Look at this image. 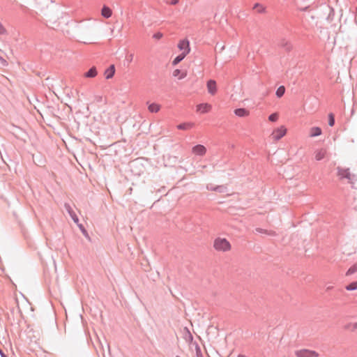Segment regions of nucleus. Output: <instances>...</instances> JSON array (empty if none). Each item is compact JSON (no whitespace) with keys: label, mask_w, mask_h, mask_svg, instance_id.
<instances>
[{"label":"nucleus","mask_w":357,"mask_h":357,"mask_svg":"<svg viewBox=\"0 0 357 357\" xmlns=\"http://www.w3.org/2000/svg\"><path fill=\"white\" fill-rule=\"evenodd\" d=\"M336 170L337 176L338 177L340 181L347 179L348 183L351 185H354L355 182L357 181L356 175L354 174H351L349 168L338 166L336 167Z\"/></svg>","instance_id":"1"},{"label":"nucleus","mask_w":357,"mask_h":357,"mask_svg":"<svg viewBox=\"0 0 357 357\" xmlns=\"http://www.w3.org/2000/svg\"><path fill=\"white\" fill-rule=\"evenodd\" d=\"M213 246L218 251L226 252L231 249V244L226 238H217Z\"/></svg>","instance_id":"2"},{"label":"nucleus","mask_w":357,"mask_h":357,"mask_svg":"<svg viewBox=\"0 0 357 357\" xmlns=\"http://www.w3.org/2000/svg\"><path fill=\"white\" fill-rule=\"evenodd\" d=\"M297 357H318L319 354L315 351L309 349H301L295 353Z\"/></svg>","instance_id":"3"},{"label":"nucleus","mask_w":357,"mask_h":357,"mask_svg":"<svg viewBox=\"0 0 357 357\" xmlns=\"http://www.w3.org/2000/svg\"><path fill=\"white\" fill-rule=\"evenodd\" d=\"M287 129L284 126L275 129L273 132L274 139L276 141L280 140L285 135Z\"/></svg>","instance_id":"4"},{"label":"nucleus","mask_w":357,"mask_h":357,"mask_svg":"<svg viewBox=\"0 0 357 357\" xmlns=\"http://www.w3.org/2000/svg\"><path fill=\"white\" fill-rule=\"evenodd\" d=\"M206 86L208 92L210 94L214 95L217 92V84L214 79H209L206 83Z\"/></svg>","instance_id":"5"},{"label":"nucleus","mask_w":357,"mask_h":357,"mask_svg":"<svg viewBox=\"0 0 357 357\" xmlns=\"http://www.w3.org/2000/svg\"><path fill=\"white\" fill-rule=\"evenodd\" d=\"M192 153L198 155H204L206 152V149L204 145L197 144L192 147Z\"/></svg>","instance_id":"6"},{"label":"nucleus","mask_w":357,"mask_h":357,"mask_svg":"<svg viewBox=\"0 0 357 357\" xmlns=\"http://www.w3.org/2000/svg\"><path fill=\"white\" fill-rule=\"evenodd\" d=\"M189 52H190V48H188V50L183 51L181 54L176 56L172 61V65L173 66L178 65L181 61H183L184 59V58L187 56V54Z\"/></svg>","instance_id":"7"},{"label":"nucleus","mask_w":357,"mask_h":357,"mask_svg":"<svg viewBox=\"0 0 357 357\" xmlns=\"http://www.w3.org/2000/svg\"><path fill=\"white\" fill-rule=\"evenodd\" d=\"M65 208L69 213L70 216L71 217V218L73 219L74 222L78 223L79 218H78L77 215H76V213H75V211L71 208V206L68 204H65Z\"/></svg>","instance_id":"8"},{"label":"nucleus","mask_w":357,"mask_h":357,"mask_svg":"<svg viewBox=\"0 0 357 357\" xmlns=\"http://www.w3.org/2000/svg\"><path fill=\"white\" fill-rule=\"evenodd\" d=\"M211 109V105L208 103H201L197 106V110L202 114L207 113Z\"/></svg>","instance_id":"9"},{"label":"nucleus","mask_w":357,"mask_h":357,"mask_svg":"<svg viewBox=\"0 0 357 357\" xmlns=\"http://www.w3.org/2000/svg\"><path fill=\"white\" fill-rule=\"evenodd\" d=\"M115 74V66L114 64H112L107 68L105 71V76L107 79H111L114 77Z\"/></svg>","instance_id":"10"},{"label":"nucleus","mask_w":357,"mask_h":357,"mask_svg":"<svg viewBox=\"0 0 357 357\" xmlns=\"http://www.w3.org/2000/svg\"><path fill=\"white\" fill-rule=\"evenodd\" d=\"M101 15L106 19L109 18L112 15V10L109 7L104 5L101 9Z\"/></svg>","instance_id":"11"},{"label":"nucleus","mask_w":357,"mask_h":357,"mask_svg":"<svg viewBox=\"0 0 357 357\" xmlns=\"http://www.w3.org/2000/svg\"><path fill=\"white\" fill-rule=\"evenodd\" d=\"M98 74L97 69L96 66H92L89 68L88 71H86L84 74V77L86 78H93L95 77Z\"/></svg>","instance_id":"12"},{"label":"nucleus","mask_w":357,"mask_h":357,"mask_svg":"<svg viewBox=\"0 0 357 357\" xmlns=\"http://www.w3.org/2000/svg\"><path fill=\"white\" fill-rule=\"evenodd\" d=\"M278 45L280 47L284 48L287 52H290L292 49L291 44L285 39H282Z\"/></svg>","instance_id":"13"},{"label":"nucleus","mask_w":357,"mask_h":357,"mask_svg":"<svg viewBox=\"0 0 357 357\" xmlns=\"http://www.w3.org/2000/svg\"><path fill=\"white\" fill-rule=\"evenodd\" d=\"M321 133H322L321 128L319 127L314 126V127H312L310 128V137H318V136L321 135Z\"/></svg>","instance_id":"14"},{"label":"nucleus","mask_w":357,"mask_h":357,"mask_svg":"<svg viewBox=\"0 0 357 357\" xmlns=\"http://www.w3.org/2000/svg\"><path fill=\"white\" fill-rule=\"evenodd\" d=\"M326 154V150L324 149H321L317 150L315 152V159L318 161L324 159Z\"/></svg>","instance_id":"15"},{"label":"nucleus","mask_w":357,"mask_h":357,"mask_svg":"<svg viewBox=\"0 0 357 357\" xmlns=\"http://www.w3.org/2000/svg\"><path fill=\"white\" fill-rule=\"evenodd\" d=\"M234 114L240 117L247 116L249 112L245 108H237L234 110Z\"/></svg>","instance_id":"16"},{"label":"nucleus","mask_w":357,"mask_h":357,"mask_svg":"<svg viewBox=\"0 0 357 357\" xmlns=\"http://www.w3.org/2000/svg\"><path fill=\"white\" fill-rule=\"evenodd\" d=\"M178 47L181 50L186 51L190 48L189 41L187 40H183L179 42L178 44Z\"/></svg>","instance_id":"17"},{"label":"nucleus","mask_w":357,"mask_h":357,"mask_svg":"<svg viewBox=\"0 0 357 357\" xmlns=\"http://www.w3.org/2000/svg\"><path fill=\"white\" fill-rule=\"evenodd\" d=\"M193 126H194L193 123L185 122V123H182L178 124L177 126V128L178 130H185L190 129L191 128L193 127Z\"/></svg>","instance_id":"18"},{"label":"nucleus","mask_w":357,"mask_h":357,"mask_svg":"<svg viewBox=\"0 0 357 357\" xmlns=\"http://www.w3.org/2000/svg\"><path fill=\"white\" fill-rule=\"evenodd\" d=\"M148 109L150 112L156 113L160 110V105L157 103L153 102L149 105Z\"/></svg>","instance_id":"19"},{"label":"nucleus","mask_w":357,"mask_h":357,"mask_svg":"<svg viewBox=\"0 0 357 357\" xmlns=\"http://www.w3.org/2000/svg\"><path fill=\"white\" fill-rule=\"evenodd\" d=\"M285 87L284 86H280L276 90L275 95L278 98H282L285 93Z\"/></svg>","instance_id":"20"},{"label":"nucleus","mask_w":357,"mask_h":357,"mask_svg":"<svg viewBox=\"0 0 357 357\" xmlns=\"http://www.w3.org/2000/svg\"><path fill=\"white\" fill-rule=\"evenodd\" d=\"M173 76H174V77H178V76H179V77H178V79H181L184 78V77L186 76V73H183V72H181V70H179V69H176V70H174V72H173Z\"/></svg>","instance_id":"21"},{"label":"nucleus","mask_w":357,"mask_h":357,"mask_svg":"<svg viewBox=\"0 0 357 357\" xmlns=\"http://www.w3.org/2000/svg\"><path fill=\"white\" fill-rule=\"evenodd\" d=\"M345 289L347 291H354L357 289V280L352 282L345 286Z\"/></svg>","instance_id":"22"},{"label":"nucleus","mask_w":357,"mask_h":357,"mask_svg":"<svg viewBox=\"0 0 357 357\" xmlns=\"http://www.w3.org/2000/svg\"><path fill=\"white\" fill-rule=\"evenodd\" d=\"M357 272V263L352 265L347 271L346 275H351Z\"/></svg>","instance_id":"23"},{"label":"nucleus","mask_w":357,"mask_h":357,"mask_svg":"<svg viewBox=\"0 0 357 357\" xmlns=\"http://www.w3.org/2000/svg\"><path fill=\"white\" fill-rule=\"evenodd\" d=\"M328 125L330 126H333L335 123V115L333 113H329L328 116Z\"/></svg>","instance_id":"24"},{"label":"nucleus","mask_w":357,"mask_h":357,"mask_svg":"<svg viewBox=\"0 0 357 357\" xmlns=\"http://www.w3.org/2000/svg\"><path fill=\"white\" fill-rule=\"evenodd\" d=\"M278 114L275 112L268 116V120L271 122H275L278 119Z\"/></svg>","instance_id":"25"},{"label":"nucleus","mask_w":357,"mask_h":357,"mask_svg":"<svg viewBox=\"0 0 357 357\" xmlns=\"http://www.w3.org/2000/svg\"><path fill=\"white\" fill-rule=\"evenodd\" d=\"M77 225V226L79 227V229L81 230L82 233L86 236V237H88L89 238V234H88V232L86 231V229H85V227H84V225L82 224H79L78 223H76Z\"/></svg>","instance_id":"26"},{"label":"nucleus","mask_w":357,"mask_h":357,"mask_svg":"<svg viewBox=\"0 0 357 357\" xmlns=\"http://www.w3.org/2000/svg\"><path fill=\"white\" fill-rule=\"evenodd\" d=\"M214 189L215 191L222 193L226 191L227 188L225 185H216Z\"/></svg>","instance_id":"27"},{"label":"nucleus","mask_w":357,"mask_h":357,"mask_svg":"<svg viewBox=\"0 0 357 357\" xmlns=\"http://www.w3.org/2000/svg\"><path fill=\"white\" fill-rule=\"evenodd\" d=\"M195 351L197 357H204L202 353L201 348L197 343H195Z\"/></svg>","instance_id":"28"},{"label":"nucleus","mask_w":357,"mask_h":357,"mask_svg":"<svg viewBox=\"0 0 357 357\" xmlns=\"http://www.w3.org/2000/svg\"><path fill=\"white\" fill-rule=\"evenodd\" d=\"M257 7H259V9L258 10V13H262L265 11V8L263 7L260 3H256L255 5H254V7L253 8L254 9H257Z\"/></svg>","instance_id":"29"},{"label":"nucleus","mask_w":357,"mask_h":357,"mask_svg":"<svg viewBox=\"0 0 357 357\" xmlns=\"http://www.w3.org/2000/svg\"><path fill=\"white\" fill-rule=\"evenodd\" d=\"M334 15H335V10L332 7H330V13L328 14L327 20L328 21H332L333 20Z\"/></svg>","instance_id":"30"},{"label":"nucleus","mask_w":357,"mask_h":357,"mask_svg":"<svg viewBox=\"0 0 357 357\" xmlns=\"http://www.w3.org/2000/svg\"><path fill=\"white\" fill-rule=\"evenodd\" d=\"M162 36H163V34L161 32H157L153 34V38L156 40H159V39L162 38Z\"/></svg>","instance_id":"31"},{"label":"nucleus","mask_w":357,"mask_h":357,"mask_svg":"<svg viewBox=\"0 0 357 357\" xmlns=\"http://www.w3.org/2000/svg\"><path fill=\"white\" fill-rule=\"evenodd\" d=\"M8 65L7 61L0 56V66L2 67L6 66Z\"/></svg>","instance_id":"32"},{"label":"nucleus","mask_w":357,"mask_h":357,"mask_svg":"<svg viewBox=\"0 0 357 357\" xmlns=\"http://www.w3.org/2000/svg\"><path fill=\"white\" fill-rule=\"evenodd\" d=\"M256 231L259 233L268 234L267 230L261 228H257Z\"/></svg>","instance_id":"33"},{"label":"nucleus","mask_w":357,"mask_h":357,"mask_svg":"<svg viewBox=\"0 0 357 357\" xmlns=\"http://www.w3.org/2000/svg\"><path fill=\"white\" fill-rule=\"evenodd\" d=\"M214 188H215V186H213V185L211 183L208 184L206 186L207 190H211V191H215Z\"/></svg>","instance_id":"34"},{"label":"nucleus","mask_w":357,"mask_h":357,"mask_svg":"<svg viewBox=\"0 0 357 357\" xmlns=\"http://www.w3.org/2000/svg\"><path fill=\"white\" fill-rule=\"evenodd\" d=\"M178 2H179V0H171V1L167 2V3L170 5L175 6V5L178 4Z\"/></svg>","instance_id":"35"},{"label":"nucleus","mask_w":357,"mask_h":357,"mask_svg":"<svg viewBox=\"0 0 357 357\" xmlns=\"http://www.w3.org/2000/svg\"><path fill=\"white\" fill-rule=\"evenodd\" d=\"M6 32V29L0 24V34H3Z\"/></svg>","instance_id":"36"},{"label":"nucleus","mask_w":357,"mask_h":357,"mask_svg":"<svg viewBox=\"0 0 357 357\" xmlns=\"http://www.w3.org/2000/svg\"><path fill=\"white\" fill-rule=\"evenodd\" d=\"M0 355L1 357H8L5 354L4 352L3 351L2 349H0Z\"/></svg>","instance_id":"37"},{"label":"nucleus","mask_w":357,"mask_h":357,"mask_svg":"<svg viewBox=\"0 0 357 357\" xmlns=\"http://www.w3.org/2000/svg\"><path fill=\"white\" fill-rule=\"evenodd\" d=\"M100 346H101V349L102 351V356H103V357H105V347H103V345L102 344V343H100Z\"/></svg>","instance_id":"38"},{"label":"nucleus","mask_w":357,"mask_h":357,"mask_svg":"<svg viewBox=\"0 0 357 357\" xmlns=\"http://www.w3.org/2000/svg\"><path fill=\"white\" fill-rule=\"evenodd\" d=\"M333 286H328L326 287V291H331V289H333Z\"/></svg>","instance_id":"39"},{"label":"nucleus","mask_w":357,"mask_h":357,"mask_svg":"<svg viewBox=\"0 0 357 357\" xmlns=\"http://www.w3.org/2000/svg\"><path fill=\"white\" fill-rule=\"evenodd\" d=\"M188 334H189V335H188V336H189V339H190V340H192L193 337H192V334H191L190 332H188Z\"/></svg>","instance_id":"40"},{"label":"nucleus","mask_w":357,"mask_h":357,"mask_svg":"<svg viewBox=\"0 0 357 357\" xmlns=\"http://www.w3.org/2000/svg\"><path fill=\"white\" fill-rule=\"evenodd\" d=\"M357 329V322L354 324V328L353 330Z\"/></svg>","instance_id":"41"},{"label":"nucleus","mask_w":357,"mask_h":357,"mask_svg":"<svg viewBox=\"0 0 357 357\" xmlns=\"http://www.w3.org/2000/svg\"><path fill=\"white\" fill-rule=\"evenodd\" d=\"M106 347H107V350H108V351H109V352H110V347H109V344H106Z\"/></svg>","instance_id":"42"},{"label":"nucleus","mask_w":357,"mask_h":357,"mask_svg":"<svg viewBox=\"0 0 357 357\" xmlns=\"http://www.w3.org/2000/svg\"><path fill=\"white\" fill-rule=\"evenodd\" d=\"M238 357H247V356H245V355H243V354H239V355L238 356Z\"/></svg>","instance_id":"43"},{"label":"nucleus","mask_w":357,"mask_h":357,"mask_svg":"<svg viewBox=\"0 0 357 357\" xmlns=\"http://www.w3.org/2000/svg\"><path fill=\"white\" fill-rule=\"evenodd\" d=\"M132 165H136L137 162L136 161H132Z\"/></svg>","instance_id":"44"},{"label":"nucleus","mask_w":357,"mask_h":357,"mask_svg":"<svg viewBox=\"0 0 357 357\" xmlns=\"http://www.w3.org/2000/svg\"><path fill=\"white\" fill-rule=\"evenodd\" d=\"M14 310H15L14 307H13V308L10 310V311H11V312H12V313H13V312H14Z\"/></svg>","instance_id":"45"},{"label":"nucleus","mask_w":357,"mask_h":357,"mask_svg":"<svg viewBox=\"0 0 357 357\" xmlns=\"http://www.w3.org/2000/svg\"><path fill=\"white\" fill-rule=\"evenodd\" d=\"M356 15H357V7H356Z\"/></svg>","instance_id":"46"},{"label":"nucleus","mask_w":357,"mask_h":357,"mask_svg":"<svg viewBox=\"0 0 357 357\" xmlns=\"http://www.w3.org/2000/svg\"><path fill=\"white\" fill-rule=\"evenodd\" d=\"M176 357H181V356H176Z\"/></svg>","instance_id":"47"}]
</instances>
